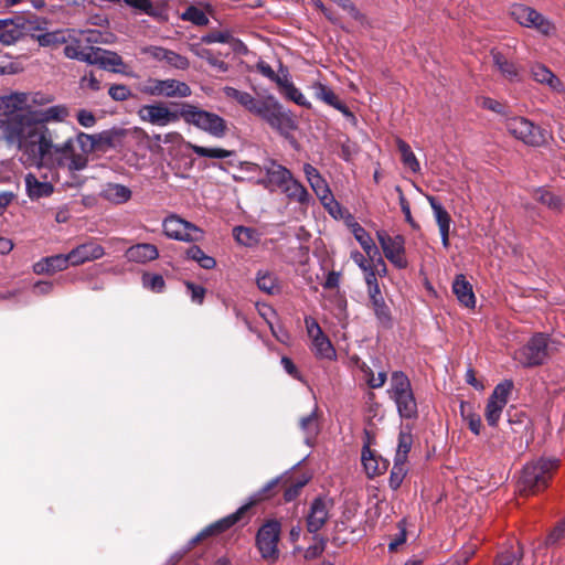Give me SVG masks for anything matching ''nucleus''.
Instances as JSON below:
<instances>
[{"label":"nucleus","mask_w":565,"mask_h":565,"mask_svg":"<svg viewBox=\"0 0 565 565\" xmlns=\"http://www.w3.org/2000/svg\"><path fill=\"white\" fill-rule=\"evenodd\" d=\"M70 114L67 105L56 104L40 111L17 115V119L11 124L10 136L19 141L20 162L24 167H43L46 153L40 146L39 140H42L40 136L45 135L46 129L49 139L53 140L52 130L47 125L64 122Z\"/></svg>","instance_id":"f257e3e1"},{"label":"nucleus","mask_w":565,"mask_h":565,"mask_svg":"<svg viewBox=\"0 0 565 565\" xmlns=\"http://www.w3.org/2000/svg\"><path fill=\"white\" fill-rule=\"evenodd\" d=\"M45 135L40 136L42 140L40 146L45 150L46 157L43 159V167L51 170H66L75 173L84 170L88 164V154L93 152L99 142L95 135L78 132L75 137H68L63 142H55L49 139L46 129Z\"/></svg>","instance_id":"f03ea898"},{"label":"nucleus","mask_w":565,"mask_h":565,"mask_svg":"<svg viewBox=\"0 0 565 565\" xmlns=\"http://www.w3.org/2000/svg\"><path fill=\"white\" fill-rule=\"evenodd\" d=\"M558 465L559 460L556 458H541L527 463L518 482L519 492L522 495H533L546 489Z\"/></svg>","instance_id":"7ed1b4c3"},{"label":"nucleus","mask_w":565,"mask_h":565,"mask_svg":"<svg viewBox=\"0 0 565 565\" xmlns=\"http://www.w3.org/2000/svg\"><path fill=\"white\" fill-rule=\"evenodd\" d=\"M181 115L185 124L206 132L214 138H223L227 134V122L220 115L202 109L193 104H181Z\"/></svg>","instance_id":"20e7f679"},{"label":"nucleus","mask_w":565,"mask_h":565,"mask_svg":"<svg viewBox=\"0 0 565 565\" xmlns=\"http://www.w3.org/2000/svg\"><path fill=\"white\" fill-rule=\"evenodd\" d=\"M387 394L394 401L401 417L414 418L417 415V403L406 374L395 371L391 375Z\"/></svg>","instance_id":"39448f33"},{"label":"nucleus","mask_w":565,"mask_h":565,"mask_svg":"<svg viewBox=\"0 0 565 565\" xmlns=\"http://www.w3.org/2000/svg\"><path fill=\"white\" fill-rule=\"evenodd\" d=\"M254 115L260 117L273 129H276L282 135H288L297 127L291 114L285 111L273 96L260 99V104Z\"/></svg>","instance_id":"423d86ee"},{"label":"nucleus","mask_w":565,"mask_h":565,"mask_svg":"<svg viewBox=\"0 0 565 565\" xmlns=\"http://www.w3.org/2000/svg\"><path fill=\"white\" fill-rule=\"evenodd\" d=\"M148 96L166 98H185L191 96V87L185 83L174 78L159 79L150 77L139 88Z\"/></svg>","instance_id":"0eeeda50"},{"label":"nucleus","mask_w":565,"mask_h":565,"mask_svg":"<svg viewBox=\"0 0 565 565\" xmlns=\"http://www.w3.org/2000/svg\"><path fill=\"white\" fill-rule=\"evenodd\" d=\"M548 358V338L544 333L534 334L523 347L513 353V359L525 367L536 366Z\"/></svg>","instance_id":"6e6552de"},{"label":"nucleus","mask_w":565,"mask_h":565,"mask_svg":"<svg viewBox=\"0 0 565 565\" xmlns=\"http://www.w3.org/2000/svg\"><path fill=\"white\" fill-rule=\"evenodd\" d=\"M164 235L174 241L194 243L204 238V232L195 224L177 214L168 215L162 222Z\"/></svg>","instance_id":"1a4fd4ad"},{"label":"nucleus","mask_w":565,"mask_h":565,"mask_svg":"<svg viewBox=\"0 0 565 565\" xmlns=\"http://www.w3.org/2000/svg\"><path fill=\"white\" fill-rule=\"evenodd\" d=\"M510 14L520 25L535 29L545 36H551L556 32V28L550 19L525 4L511 6Z\"/></svg>","instance_id":"9d476101"},{"label":"nucleus","mask_w":565,"mask_h":565,"mask_svg":"<svg viewBox=\"0 0 565 565\" xmlns=\"http://www.w3.org/2000/svg\"><path fill=\"white\" fill-rule=\"evenodd\" d=\"M137 114L141 121L159 127L175 124L182 119L181 107L179 110H172L168 104L162 102L143 105Z\"/></svg>","instance_id":"9b49d317"},{"label":"nucleus","mask_w":565,"mask_h":565,"mask_svg":"<svg viewBox=\"0 0 565 565\" xmlns=\"http://www.w3.org/2000/svg\"><path fill=\"white\" fill-rule=\"evenodd\" d=\"M279 535L280 523L276 520H268L258 530L256 545L264 559L275 562L278 558Z\"/></svg>","instance_id":"f8f14e48"},{"label":"nucleus","mask_w":565,"mask_h":565,"mask_svg":"<svg viewBox=\"0 0 565 565\" xmlns=\"http://www.w3.org/2000/svg\"><path fill=\"white\" fill-rule=\"evenodd\" d=\"M505 128L515 139L529 146L537 147L545 140L541 128L524 117L514 116L507 118Z\"/></svg>","instance_id":"ddd939ff"},{"label":"nucleus","mask_w":565,"mask_h":565,"mask_svg":"<svg viewBox=\"0 0 565 565\" xmlns=\"http://www.w3.org/2000/svg\"><path fill=\"white\" fill-rule=\"evenodd\" d=\"M513 388L511 381H503L499 383L486 405L484 417L489 426H497L504 407L508 404L509 395Z\"/></svg>","instance_id":"4468645a"},{"label":"nucleus","mask_w":565,"mask_h":565,"mask_svg":"<svg viewBox=\"0 0 565 565\" xmlns=\"http://www.w3.org/2000/svg\"><path fill=\"white\" fill-rule=\"evenodd\" d=\"M376 236L385 257L397 268H406L408 263L405 256L404 237L402 235L391 236L385 231H379Z\"/></svg>","instance_id":"2eb2a0df"},{"label":"nucleus","mask_w":565,"mask_h":565,"mask_svg":"<svg viewBox=\"0 0 565 565\" xmlns=\"http://www.w3.org/2000/svg\"><path fill=\"white\" fill-rule=\"evenodd\" d=\"M305 324L308 337L311 339V350L315 355L319 359L333 360L335 358V350L317 320L312 317H306Z\"/></svg>","instance_id":"dca6fc26"},{"label":"nucleus","mask_w":565,"mask_h":565,"mask_svg":"<svg viewBox=\"0 0 565 565\" xmlns=\"http://www.w3.org/2000/svg\"><path fill=\"white\" fill-rule=\"evenodd\" d=\"M140 52L152 61L170 68L186 71L190 67V61L186 56L163 46L147 45L142 46Z\"/></svg>","instance_id":"f3484780"},{"label":"nucleus","mask_w":565,"mask_h":565,"mask_svg":"<svg viewBox=\"0 0 565 565\" xmlns=\"http://www.w3.org/2000/svg\"><path fill=\"white\" fill-rule=\"evenodd\" d=\"M104 255V247L90 239L71 249L68 258L71 259L72 266L76 267L88 262L100 259Z\"/></svg>","instance_id":"a211bd4d"},{"label":"nucleus","mask_w":565,"mask_h":565,"mask_svg":"<svg viewBox=\"0 0 565 565\" xmlns=\"http://www.w3.org/2000/svg\"><path fill=\"white\" fill-rule=\"evenodd\" d=\"M330 508L329 500L317 498L312 501L307 515V529L310 533H316L323 527L329 519Z\"/></svg>","instance_id":"6ab92c4d"},{"label":"nucleus","mask_w":565,"mask_h":565,"mask_svg":"<svg viewBox=\"0 0 565 565\" xmlns=\"http://www.w3.org/2000/svg\"><path fill=\"white\" fill-rule=\"evenodd\" d=\"M264 170L266 173V179L259 183L265 185L267 189H271L274 186L281 189L292 177L290 170L271 159L265 163Z\"/></svg>","instance_id":"aec40b11"},{"label":"nucleus","mask_w":565,"mask_h":565,"mask_svg":"<svg viewBox=\"0 0 565 565\" xmlns=\"http://www.w3.org/2000/svg\"><path fill=\"white\" fill-rule=\"evenodd\" d=\"M427 200L430 204V207L434 213L435 221L438 225L440 237H441V244L444 248H448L449 243V234H450V225H451V217L447 210L436 200V198L428 195Z\"/></svg>","instance_id":"412c9836"},{"label":"nucleus","mask_w":565,"mask_h":565,"mask_svg":"<svg viewBox=\"0 0 565 565\" xmlns=\"http://www.w3.org/2000/svg\"><path fill=\"white\" fill-rule=\"evenodd\" d=\"M71 264V259L67 254H57L53 256L43 257L33 265V271L36 275H53L57 271L67 269Z\"/></svg>","instance_id":"4be33fe9"},{"label":"nucleus","mask_w":565,"mask_h":565,"mask_svg":"<svg viewBox=\"0 0 565 565\" xmlns=\"http://www.w3.org/2000/svg\"><path fill=\"white\" fill-rule=\"evenodd\" d=\"M125 257L128 262L146 264L148 262L156 260L159 257V249L153 244L140 243L130 246L126 250Z\"/></svg>","instance_id":"5701e85b"},{"label":"nucleus","mask_w":565,"mask_h":565,"mask_svg":"<svg viewBox=\"0 0 565 565\" xmlns=\"http://www.w3.org/2000/svg\"><path fill=\"white\" fill-rule=\"evenodd\" d=\"M491 57L495 70L504 79L509 82L519 81L520 68L513 61L509 60L502 52L498 50H491Z\"/></svg>","instance_id":"b1692460"},{"label":"nucleus","mask_w":565,"mask_h":565,"mask_svg":"<svg viewBox=\"0 0 565 565\" xmlns=\"http://www.w3.org/2000/svg\"><path fill=\"white\" fill-rule=\"evenodd\" d=\"M22 110H26L24 92H13L0 96V115H4L8 118L22 114Z\"/></svg>","instance_id":"393cba45"},{"label":"nucleus","mask_w":565,"mask_h":565,"mask_svg":"<svg viewBox=\"0 0 565 565\" xmlns=\"http://www.w3.org/2000/svg\"><path fill=\"white\" fill-rule=\"evenodd\" d=\"M531 75L540 84L547 85L552 90L562 93L564 85L561 79L544 64H534L531 67Z\"/></svg>","instance_id":"a878e982"},{"label":"nucleus","mask_w":565,"mask_h":565,"mask_svg":"<svg viewBox=\"0 0 565 565\" xmlns=\"http://www.w3.org/2000/svg\"><path fill=\"white\" fill-rule=\"evenodd\" d=\"M24 181L26 194L32 201L47 198L54 192L52 183L40 181L33 173H28Z\"/></svg>","instance_id":"bb28decb"},{"label":"nucleus","mask_w":565,"mask_h":565,"mask_svg":"<svg viewBox=\"0 0 565 565\" xmlns=\"http://www.w3.org/2000/svg\"><path fill=\"white\" fill-rule=\"evenodd\" d=\"M131 190L119 183H107L100 191V196L111 204H125L131 199Z\"/></svg>","instance_id":"cd10ccee"},{"label":"nucleus","mask_w":565,"mask_h":565,"mask_svg":"<svg viewBox=\"0 0 565 565\" xmlns=\"http://www.w3.org/2000/svg\"><path fill=\"white\" fill-rule=\"evenodd\" d=\"M452 291L461 305L467 308H475L476 296L473 294L471 284L466 279L463 275L456 276L452 282Z\"/></svg>","instance_id":"c85d7f7f"},{"label":"nucleus","mask_w":565,"mask_h":565,"mask_svg":"<svg viewBox=\"0 0 565 565\" xmlns=\"http://www.w3.org/2000/svg\"><path fill=\"white\" fill-rule=\"evenodd\" d=\"M252 504L253 503L244 504L234 513L210 524L205 527V532H209L212 536L227 531L242 519L243 514L250 508Z\"/></svg>","instance_id":"c756f323"},{"label":"nucleus","mask_w":565,"mask_h":565,"mask_svg":"<svg viewBox=\"0 0 565 565\" xmlns=\"http://www.w3.org/2000/svg\"><path fill=\"white\" fill-rule=\"evenodd\" d=\"M349 226L369 259L374 260V257L379 256V249L371 235L358 222H353Z\"/></svg>","instance_id":"7c9ffc66"},{"label":"nucleus","mask_w":565,"mask_h":565,"mask_svg":"<svg viewBox=\"0 0 565 565\" xmlns=\"http://www.w3.org/2000/svg\"><path fill=\"white\" fill-rule=\"evenodd\" d=\"M280 191L288 198V200L301 205L307 204L310 200V195L306 188L295 179L294 175L286 182Z\"/></svg>","instance_id":"2f4dec72"},{"label":"nucleus","mask_w":565,"mask_h":565,"mask_svg":"<svg viewBox=\"0 0 565 565\" xmlns=\"http://www.w3.org/2000/svg\"><path fill=\"white\" fill-rule=\"evenodd\" d=\"M223 93L226 97L235 99L239 105L246 108L252 114H255L260 104V99L254 98L249 93L238 90L231 86H225Z\"/></svg>","instance_id":"473e14b6"},{"label":"nucleus","mask_w":565,"mask_h":565,"mask_svg":"<svg viewBox=\"0 0 565 565\" xmlns=\"http://www.w3.org/2000/svg\"><path fill=\"white\" fill-rule=\"evenodd\" d=\"M188 149L201 158L225 159L234 154V151L221 147H203L191 142L186 143Z\"/></svg>","instance_id":"72a5a7b5"},{"label":"nucleus","mask_w":565,"mask_h":565,"mask_svg":"<svg viewBox=\"0 0 565 565\" xmlns=\"http://www.w3.org/2000/svg\"><path fill=\"white\" fill-rule=\"evenodd\" d=\"M532 195L534 200L545 205L553 212L559 213L563 209L562 199L548 191L546 188L542 186L534 189Z\"/></svg>","instance_id":"f704fd0d"},{"label":"nucleus","mask_w":565,"mask_h":565,"mask_svg":"<svg viewBox=\"0 0 565 565\" xmlns=\"http://www.w3.org/2000/svg\"><path fill=\"white\" fill-rule=\"evenodd\" d=\"M362 463L369 476L381 475L387 469V462L376 459L369 447L362 450Z\"/></svg>","instance_id":"c9c22d12"},{"label":"nucleus","mask_w":565,"mask_h":565,"mask_svg":"<svg viewBox=\"0 0 565 565\" xmlns=\"http://www.w3.org/2000/svg\"><path fill=\"white\" fill-rule=\"evenodd\" d=\"M396 146L401 152V160L403 164L409 169L413 173H417L420 170V164L411 149L409 145L405 142L403 139H396Z\"/></svg>","instance_id":"e433bc0d"},{"label":"nucleus","mask_w":565,"mask_h":565,"mask_svg":"<svg viewBox=\"0 0 565 565\" xmlns=\"http://www.w3.org/2000/svg\"><path fill=\"white\" fill-rule=\"evenodd\" d=\"M257 287L268 294L276 295L280 291V286L277 280V277L269 271H258L256 277Z\"/></svg>","instance_id":"4c0bfd02"},{"label":"nucleus","mask_w":565,"mask_h":565,"mask_svg":"<svg viewBox=\"0 0 565 565\" xmlns=\"http://www.w3.org/2000/svg\"><path fill=\"white\" fill-rule=\"evenodd\" d=\"M186 257L196 262L204 269H213L216 266V260L212 256L206 255L198 245L186 249Z\"/></svg>","instance_id":"58836bf2"},{"label":"nucleus","mask_w":565,"mask_h":565,"mask_svg":"<svg viewBox=\"0 0 565 565\" xmlns=\"http://www.w3.org/2000/svg\"><path fill=\"white\" fill-rule=\"evenodd\" d=\"M25 97V107L26 113L30 111L32 107H44L54 102V96L52 94H46L43 92H24Z\"/></svg>","instance_id":"ea45409f"},{"label":"nucleus","mask_w":565,"mask_h":565,"mask_svg":"<svg viewBox=\"0 0 565 565\" xmlns=\"http://www.w3.org/2000/svg\"><path fill=\"white\" fill-rule=\"evenodd\" d=\"M233 235L244 246H253L259 241V233L250 227L237 226L233 230Z\"/></svg>","instance_id":"a19ab883"},{"label":"nucleus","mask_w":565,"mask_h":565,"mask_svg":"<svg viewBox=\"0 0 565 565\" xmlns=\"http://www.w3.org/2000/svg\"><path fill=\"white\" fill-rule=\"evenodd\" d=\"M460 413L463 420L467 423L469 429L475 434L479 435L481 431L482 423L478 414L473 413L471 407L466 403H461Z\"/></svg>","instance_id":"79ce46f5"},{"label":"nucleus","mask_w":565,"mask_h":565,"mask_svg":"<svg viewBox=\"0 0 565 565\" xmlns=\"http://www.w3.org/2000/svg\"><path fill=\"white\" fill-rule=\"evenodd\" d=\"M372 309L381 324L388 327L392 322L391 310L384 298L371 300Z\"/></svg>","instance_id":"37998d69"},{"label":"nucleus","mask_w":565,"mask_h":565,"mask_svg":"<svg viewBox=\"0 0 565 565\" xmlns=\"http://www.w3.org/2000/svg\"><path fill=\"white\" fill-rule=\"evenodd\" d=\"M191 51L200 58L207 61V63L221 72L227 71V64L217 58L209 49L192 46Z\"/></svg>","instance_id":"c03bdc74"},{"label":"nucleus","mask_w":565,"mask_h":565,"mask_svg":"<svg viewBox=\"0 0 565 565\" xmlns=\"http://www.w3.org/2000/svg\"><path fill=\"white\" fill-rule=\"evenodd\" d=\"M413 445L412 435L408 433L401 431L398 436V445L395 454L396 460L406 461L408 452Z\"/></svg>","instance_id":"a18cd8bd"},{"label":"nucleus","mask_w":565,"mask_h":565,"mask_svg":"<svg viewBox=\"0 0 565 565\" xmlns=\"http://www.w3.org/2000/svg\"><path fill=\"white\" fill-rule=\"evenodd\" d=\"M182 20L192 22L195 25H206L209 18L205 12L196 7H189L181 15Z\"/></svg>","instance_id":"49530a36"},{"label":"nucleus","mask_w":565,"mask_h":565,"mask_svg":"<svg viewBox=\"0 0 565 565\" xmlns=\"http://www.w3.org/2000/svg\"><path fill=\"white\" fill-rule=\"evenodd\" d=\"M63 43L65 44L64 55L68 58L81 61L85 49L82 47L79 40L73 38L70 33L66 42Z\"/></svg>","instance_id":"de8ad7c7"},{"label":"nucleus","mask_w":565,"mask_h":565,"mask_svg":"<svg viewBox=\"0 0 565 565\" xmlns=\"http://www.w3.org/2000/svg\"><path fill=\"white\" fill-rule=\"evenodd\" d=\"M407 473L406 461L394 459V466L390 476V486L393 489H397Z\"/></svg>","instance_id":"09e8293b"},{"label":"nucleus","mask_w":565,"mask_h":565,"mask_svg":"<svg viewBox=\"0 0 565 565\" xmlns=\"http://www.w3.org/2000/svg\"><path fill=\"white\" fill-rule=\"evenodd\" d=\"M300 428L305 433L307 439L315 437L319 431L318 417L316 412H311L308 416L300 419Z\"/></svg>","instance_id":"8fccbe9b"},{"label":"nucleus","mask_w":565,"mask_h":565,"mask_svg":"<svg viewBox=\"0 0 565 565\" xmlns=\"http://www.w3.org/2000/svg\"><path fill=\"white\" fill-rule=\"evenodd\" d=\"M142 285L145 288L154 292H161L166 287L164 279L161 275L149 273L143 274Z\"/></svg>","instance_id":"3c124183"},{"label":"nucleus","mask_w":565,"mask_h":565,"mask_svg":"<svg viewBox=\"0 0 565 565\" xmlns=\"http://www.w3.org/2000/svg\"><path fill=\"white\" fill-rule=\"evenodd\" d=\"M362 371L364 372L367 385L372 388L382 387L387 380V374L385 371H380L376 375L374 374L373 370L369 366L363 367Z\"/></svg>","instance_id":"603ef678"},{"label":"nucleus","mask_w":565,"mask_h":565,"mask_svg":"<svg viewBox=\"0 0 565 565\" xmlns=\"http://www.w3.org/2000/svg\"><path fill=\"white\" fill-rule=\"evenodd\" d=\"M128 7L135 9L139 13H145L150 17H157L158 12L153 7L151 0H122Z\"/></svg>","instance_id":"864d4df0"},{"label":"nucleus","mask_w":565,"mask_h":565,"mask_svg":"<svg viewBox=\"0 0 565 565\" xmlns=\"http://www.w3.org/2000/svg\"><path fill=\"white\" fill-rule=\"evenodd\" d=\"M122 65L124 61L120 55L115 52L103 50L102 61L99 64L100 67L117 71Z\"/></svg>","instance_id":"5fc2aeb1"},{"label":"nucleus","mask_w":565,"mask_h":565,"mask_svg":"<svg viewBox=\"0 0 565 565\" xmlns=\"http://www.w3.org/2000/svg\"><path fill=\"white\" fill-rule=\"evenodd\" d=\"M100 84V79L93 72L84 74L78 82L79 89L83 92H98Z\"/></svg>","instance_id":"6e6d98bb"},{"label":"nucleus","mask_w":565,"mask_h":565,"mask_svg":"<svg viewBox=\"0 0 565 565\" xmlns=\"http://www.w3.org/2000/svg\"><path fill=\"white\" fill-rule=\"evenodd\" d=\"M313 89L317 98L323 100L326 104L332 107L339 99L338 96L333 93V90L328 86L323 85L322 83H316L313 85Z\"/></svg>","instance_id":"4d7b16f0"},{"label":"nucleus","mask_w":565,"mask_h":565,"mask_svg":"<svg viewBox=\"0 0 565 565\" xmlns=\"http://www.w3.org/2000/svg\"><path fill=\"white\" fill-rule=\"evenodd\" d=\"M17 119V115L0 119V130L2 134V139L9 147H14L19 151V141L13 140L10 136L11 124Z\"/></svg>","instance_id":"13d9d810"},{"label":"nucleus","mask_w":565,"mask_h":565,"mask_svg":"<svg viewBox=\"0 0 565 565\" xmlns=\"http://www.w3.org/2000/svg\"><path fill=\"white\" fill-rule=\"evenodd\" d=\"M565 537V519L557 522L554 529L548 533L545 539V545L552 546L557 544L562 539Z\"/></svg>","instance_id":"bf43d9fd"},{"label":"nucleus","mask_w":565,"mask_h":565,"mask_svg":"<svg viewBox=\"0 0 565 565\" xmlns=\"http://www.w3.org/2000/svg\"><path fill=\"white\" fill-rule=\"evenodd\" d=\"M22 35L21 30L18 26L0 30V42L3 45L14 44Z\"/></svg>","instance_id":"052dcab7"},{"label":"nucleus","mask_w":565,"mask_h":565,"mask_svg":"<svg viewBox=\"0 0 565 565\" xmlns=\"http://www.w3.org/2000/svg\"><path fill=\"white\" fill-rule=\"evenodd\" d=\"M309 184L320 201L331 194L330 188L322 177L315 179Z\"/></svg>","instance_id":"680f3d73"},{"label":"nucleus","mask_w":565,"mask_h":565,"mask_svg":"<svg viewBox=\"0 0 565 565\" xmlns=\"http://www.w3.org/2000/svg\"><path fill=\"white\" fill-rule=\"evenodd\" d=\"M108 94L114 100L124 102L131 96V90L126 85L117 84L109 87Z\"/></svg>","instance_id":"e2e57ef3"},{"label":"nucleus","mask_w":565,"mask_h":565,"mask_svg":"<svg viewBox=\"0 0 565 565\" xmlns=\"http://www.w3.org/2000/svg\"><path fill=\"white\" fill-rule=\"evenodd\" d=\"M103 49L88 47L84 50L81 61L90 65H99L102 61Z\"/></svg>","instance_id":"0e129e2a"},{"label":"nucleus","mask_w":565,"mask_h":565,"mask_svg":"<svg viewBox=\"0 0 565 565\" xmlns=\"http://www.w3.org/2000/svg\"><path fill=\"white\" fill-rule=\"evenodd\" d=\"M285 88H286V95L289 99H291L292 102H295L296 104H298L300 106L309 105L306 97L303 96V94L297 87H295L294 84L288 83V84H286Z\"/></svg>","instance_id":"69168bd1"},{"label":"nucleus","mask_w":565,"mask_h":565,"mask_svg":"<svg viewBox=\"0 0 565 565\" xmlns=\"http://www.w3.org/2000/svg\"><path fill=\"white\" fill-rule=\"evenodd\" d=\"M478 105L481 108L491 110L493 113L502 114L504 111V106L500 102L490 97L482 96L478 98Z\"/></svg>","instance_id":"338daca9"},{"label":"nucleus","mask_w":565,"mask_h":565,"mask_svg":"<svg viewBox=\"0 0 565 565\" xmlns=\"http://www.w3.org/2000/svg\"><path fill=\"white\" fill-rule=\"evenodd\" d=\"M185 287L191 295L192 301L201 305L204 300L205 288L190 281L185 282Z\"/></svg>","instance_id":"774afa93"}]
</instances>
